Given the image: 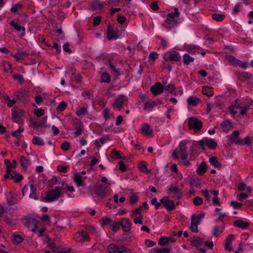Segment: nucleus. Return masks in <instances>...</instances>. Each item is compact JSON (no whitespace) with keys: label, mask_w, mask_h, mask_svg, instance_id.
<instances>
[{"label":"nucleus","mask_w":253,"mask_h":253,"mask_svg":"<svg viewBox=\"0 0 253 253\" xmlns=\"http://www.w3.org/2000/svg\"><path fill=\"white\" fill-rule=\"evenodd\" d=\"M61 187H56L55 189L49 191L44 198L46 202H50L57 200L62 196L61 191L63 189L64 183Z\"/></svg>","instance_id":"f257e3e1"},{"label":"nucleus","mask_w":253,"mask_h":253,"mask_svg":"<svg viewBox=\"0 0 253 253\" xmlns=\"http://www.w3.org/2000/svg\"><path fill=\"white\" fill-rule=\"evenodd\" d=\"M188 127L190 129H194L195 132L198 131L202 127V123L196 118L190 117L188 119Z\"/></svg>","instance_id":"f03ea898"},{"label":"nucleus","mask_w":253,"mask_h":253,"mask_svg":"<svg viewBox=\"0 0 253 253\" xmlns=\"http://www.w3.org/2000/svg\"><path fill=\"white\" fill-rule=\"evenodd\" d=\"M109 253H130L128 249L124 246L119 247L115 244H111L108 247Z\"/></svg>","instance_id":"7ed1b4c3"},{"label":"nucleus","mask_w":253,"mask_h":253,"mask_svg":"<svg viewBox=\"0 0 253 253\" xmlns=\"http://www.w3.org/2000/svg\"><path fill=\"white\" fill-rule=\"evenodd\" d=\"M160 202L163 204L164 206L169 211H171L175 209L174 202L172 200H170L169 197H165L161 199Z\"/></svg>","instance_id":"20e7f679"},{"label":"nucleus","mask_w":253,"mask_h":253,"mask_svg":"<svg viewBox=\"0 0 253 253\" xmlns=\"http://www.w3.org/2000/svg\"><path fill=\"white\" fill-rule=\"evenodd\" d=\"M168 193L171 195L172 197H175L179 199L182 196V192L177 187L171 186L168 189Z\"/></svg>","instance_id":"39448f33"},{"label":"nucleus","mask_w":253,"mask_h":253,"mask_svg":"<svg viewBox=\"0 0 253 253\" xmlns=\"http://www.w3.org/2000/svg\"><path fill=\"white\" fill-rule=\"evenodd\" d=\"M126 100L127 99L124 95H120L116 98L115 103L113 104V106L120 110L123 108L124 103L126 101Z\"/></svg>","instance_id":"423d86ee"},{"label":"nucleus","mask_w":253,"mask_h":253,"mask_svg":"<svg viewBox=\"0 0 253 253\" xmlns=\"http://www.w3.org/2000/svg\"><path fill=\"white\" fill-rule=\"evenodd\" d=\"M187 143L185 141H182L179 145V153L182 160H186L188 159V155L186 153L187 151Z\"/></svg>","instance_id":"0eeeda50"},{"label":"nucleus","mask_w":253,"mask_h":253,"mask_svg":"<svg viewBox=\"0 0 253 253\" xmlns=\"http://www.w3.org/2000/svg\"><path fill=\"white\" fill-rule=\"evenodd\" d=\"M121 226L124 232H129L131 229V222L128 218H123L121 220Z\"/></svg>","instance_id":"6e6552de"},{"label":"nucleus","mask_w":253,"mask_h":253,"mask_svg":"<svg viewBox=\"0 0 253 253\" xmlns=\"http://www.w3.org/2000/svg\"><path fill=\"white\" fill-rule=\"evenodd\" d=\"M163 91L164 86L162 84L159 82L156 83L154 85L151 87V91L155 95H157L162 93Z\"/></svg>","instance_id":"1a4fd4ad"},{"label":"nucleus","mask_w":253,"mask_h":253,"mask_svg":"<svg viewBox=\"0 0 253 253\" xmlns=\"http://www.w3.org/2000/svg\"><path fill=\"white\" fill-rule=\"evenodd\" d=\"M140 131L141 133L146 136H152L153 135V130L151 128L150 126L147 124L142 125Z\"/></svg>","instance_id":"9d476101"},{"label":"nucleus","mask_w":253,"mask_h":253,"mask_svg":"<svg viewBox=\"0 0 253 253\" xmlns=\"http://www.w3.org/2000/svg\"><path fill=\"white\" fill-rule=\"evenodd\" d=\"M164 59L165 61H171L178 62L180 61V57L178 56V53H174L171 54H166L164 56Z\"/></svg>","instance_id":"9b49d317"},{"label":"nucleus","mask_w":253,"mask_h":253,"mask_svg":"<svg viewBox=\"0 0 253 253\" xmlns=\"http://www.w3.org/2000/svg\"><path fill=\"white\" fill-rule=\"evenodd\" d=\"M24 112L20 109H14L12 111V119L17 123V120H19L24 114Z\"/></svg>","instance_id":"f8f14e48"},{"label":"nucleus","mask_w":253,"mask_h":253,"mask_svg":"<svg viewBox=\"0 0 253 253\" xmlns=\"http://www.w3.org/2000/svg\"><path fill=\"white\" fill-rule=\"evenodd\" d=\"M106 187L102 185H99L95 188V193L101 197H105L106 195Z\"/></svg>","instance_id":"ddd939ff"},{"label":"nucleus","mask_w":253,"mask_h":253,"mask_svg":"<svg viewBox=\"0 0 253 253\" xmlns=\"http://www.w3.org/2000/svg\"><path fill=\"white\" fill-rule=\"evenodd\" d=\"M107 38L109 40L117 39L118 38V36L115 33L112 26L110 25L107 26Z\"/></svg>","instance_id":"4468645a"},{"label":"nucleus","mask_w":253,"mask_h":253,"mask_svg":"<svg viewBox=\"0 0 253 253\" xmlns=\"http://www.w3.org/2000/svg\"><path fill=\"white\" fill-rule=\"evenodd\" d=\"M10 178L13 179L15 182H19L23 178V176L19 173L11 170V168H10Z\"/></svg>","instance_id":"2eb2a0df"},{"label":"nucleus","mask_w":253,"mask_h":253,"mask_svg":"<svg viewBox=\"0 0 253 253\" xmlns=\"http://www.w3.org/2000/svg\"><path fill=\"white\" fill-rule=\"evenodd\" d=\"M104 4L101 3L98 0H94L92 2L91 9L92 10H97L102 9L104 7Z\"/></svg>","instance_id":"dca6fc26"},{"label":"nucleus","mask_w":253,"mask_h":253,"mask_svg":"<svg viewBox=\"0 0 253 253\" xmlns=\"http://www.w3.org/2000/svg\"><path fill=\"white\" fill-rule=\"evenodd\" d=\"M207 165L204 162H203L198 167L197 169V172L200 175H203L207 170Z\"/></svg>","instance_id":"f3484780"},{"label":"nucleus","mask_w":253,"mask_h":253,"mask_svg":"<svg viewBox=\"0 0 253 253\" xmlns=\"http://www.w3.org/2000/svg\"><path fill=\"white\" fill-rule=\"evenodd\" d=\"M200 101V99L196 96H191L187 99L188 104L193 106H196Z\"/></svg>","instance_id":"a211bd4d"},{"label":"nucleus","mask_w":253,"mask_h":253,"mask_svg":"<svg viewBox=\"0 0 253 253\" xmlns=\"http://www.w3.org/2000/svg\"><path fill=\"white\" fill-rule=\"evenodd\" d=\"M206 145L210 149H214L217 146V143L212 139L206 138Z\"/></svg>","instance_id":"6ab92c4d"},{"label":"nucleus","mask_w":253,"mask_h":253,"mask_svg":"<svg viewBox=\"0 0 253 253\" xmlns=\"http://www.w3.org/2000/svg\"><path fill=\"white\" fill-rule=\"evenodd\" d=\"M234 225L243 229L247 228L249 225V223L248 222L241 220H237L234 221Z\"/></svg>","instance_id":"aec40b11"},{"label":"nucleus","mask_w":253,"mask_h":253,"mask_svg":"<svg viewBox=\"0 0 253 253\" xmlns=\"http://www.w3.org/2000/svg\"><path fill=\"white\" fill-rule=\"evenodd\" d=\"M202 92L208 97H211L213 94L212 88L209 86H204L202 89Z\"/></svg>","instance_id":"412c9836"},{"label":"nucleus","mask_w":253,"mask_h":253,"mask_svg":"<svg viewBox=\"0 0 253 253\" xmlns=\"http://www.w3.org/2000/svg\"><path fill=\"white\" fill-rule=\"evenodd\" d=\"M28 55V54L25 51H23L20 49L18 50L17 54L14 55V57L16 59L17 61L22 60L24 57Z\"/></svg>","instance_id":"4be33fe9"},{"label":"nucleus","mask_w":253,"mask_h":253,"mask_svg":"<svg viewBox=\"0 0 253 253\" xmlns=\"http://www.w3.org/2000/svg\"><path fill=\"white\" fill-rule=\"evenodd\" d=\"M221 126L222 127L223 130L224 132L228 131L232 127L231 123L228 120L223 122L221 124Z\"/></svg>","instance_id":"5701e85b"},{"label":"nucleus","mask_w":253,"mask_h":253,"mask_svg":"<svg viewBox=\"0 0 253 253\" xmlns=\"http://www.w3.org/2000/svg\"><path fill=\"white\" fill-rule=\"evenodd\" d=\"M203 239L198 237L194 238V239H193L191 242V245L195 247L200 246L203 245Z\"/></svg>","instance_id":"b1692460"},{"label":"nucleus","mask_w":253,"mask_h":253,"mask_svg":"<svg viewBox=\"0 0 253 253\" xmlns=\"http://www.w3.org/2000/svg\"><path fill=\"white\" fill-rule=\"evenodd\" d=\"M5 164L6 165V169H7V173L4 175V177L5 179H7L8 178H10V168H12V164L10 162V161L8 160H5Z\"/></svg>","instance_id":"393cba45"},{"label":"nucleus","mask_w":253,"mask_h":253,"mask_svg":"<svg viewBox=\"0 0 253 253\" xmlns=\"http://www.w3.org/2000/svg\"><path fill=\"white\" fill-rule=\"evenodd\" d=\"M210 163L214 166L215 168H220L221 167V164L218 162L217 159L215 157H211L210 158Z\"/></svg>","instance_id":"a878e982"},{"label":"nucleus","mask_w":253,"mask_h":253,"mask_svg":"<svg viewBox=\"0 0 253 253\" xmlns=\"http://www.w3.org/2000/svg\"><path fill=\"white\" fill-rule=\"evenodd\" d=\"M225 59L232 63L234 65H237V62H238V59L236 58L235 57L230 55H226L225 56Z\"/></svg>","instance_id":"bb28decb"},{"label":"nucleus","mask_w":253,"mask_h":253,"mask_svg":"<svg viewBox=\"0 0 253 253\" xmlns=\"http://www.w3.org/2000/svg\"><path fill=\"white\" fill-rule=\"evenodd\" d=\"M251 77V74L247 72L241 73L238 75V77L243 81L246 80L250 79Z\"/></svg>","instance_id":"cd10ccee"},{"label":"nucleus","mask_w":253,"mask_h":253,"mask_svg":"<svg viewBox=\"0 0 253 253\" xmlns=\"http://www.w3.org/2000/svg\"><path fill=\"white\" fill-rule=\"evenodd\" d=\"M10 25L11 26H13L14 28L18 31H19L20 30H22L23 32H24L25 30V28L24 27L18 26V24L14 23V22L13 21H12L10 22ZM22 36H24L25 35V32L22 33Z\"/></svg>","instance_id":"c85d7f7f"},{"label":"nucleus","mask_w":253,"mask_h":253,"mask_svg":"<svg viewBox=\"0 0 253 253\" xmlns=\"http://www.w3.org/2000/svg\"><path fill=\"white\" fill-rule=\"evenodd\" d=\"M224 226H222L221 227L215 226L213 229V236H217L219 234L223 232V231H224Z\"/></svg>","instance_id":"c756f323"},{"label":"nucleus","mask_w":253,"mask_h":253,"mask_svg":"<svg viewBox=\"0 0 253 253\" xmlns=\"http://www.w3.org/2000/svg\"><path fill=\"white\" fill-rule=\"evenodd\" d=\"M212 18L213 20L217 21H222L225 18L224 14L214 13L212 15Z\"/></svg>","instance_id":"7c9ffc66"},{"label":"nucleus","mask_w":253,"mask_h":253,"mask_svg":"<svg viewBox=\"0 0 253 253\" xmlns=\"http://www.w3.org/2000/svg\"><path fill=\"white\" fill-rule=\"evenodd\" d=\"M183 62L186 65H188L190 63L194 61V58L190 56L187 54H185L183 56Z\"/></svg>","instance_id":"2f4dec72"},{"label":"nucleus","mask_w":253,"mask_h":253,"mask_svg":"<svg viewBox=\"0 0 253 253\" xmlns=\"http://www.w3.org/2000/svg\"><path fill=\"white\" fill-rule=\"evenodd\" d=\"M32 142L34 144L39 146H42L44 144V142L42 139L37 136H35L33 138Z\"/></svg>","instance_id":"473e14b6"},{"label":"nucleus","mask_w":253,"mask_h":253,"mask_svg":"<svg viewBox=\"0 0 253 253\" xmlns=\"http://www.w3.org/2000/svg\"><path fill=\"white\" fill-rule=\"evenodd\" d=\"M174 10V12L169 13L167 16V17L174 19H176V18L179 16L180 13L178 11L177 8H175Z\"/></svg>","instance_id":"72a5a7b5"},{"label":"nucleus","mask_w":253,"mask_h":253,"mask_svg":"<svg viewBox=\"0 0 253 253\" xmlns=\"http://www.w3.org/2000/svg\"><path fill=\"white\" fill-rule=\"evenodd\" d=\"M110 157L112 159H122L123 157L120 156V152L116 149H113L110 154Z\"/></svg>","instance_id":"f704fd0d"},{"label":"nucleus","mask_w":253,"mask_h":253,"mask_svg":"<svg viewBox=\"0 0 253 253\" xmlns=\"http://www.w3.org/2000/svg\"><path fill=\"white\" fill-rule=\"evenodd\" d=\"M82 177L80 173H77L75 175L74 180L78 186L83 185Z\"/></svg>","instance_id":"c9c22d12"},{"label":"nucleus","mask_w":253,"mask_h":253,"mask_svg":"<svg viewBox=\"0 0 253 253\" xmlns=\"http://www.w3.org/2000/svg\"><path fill=\"white\" fill-rule=\"evenodd\" d=\"M165 22L172 27L174 26L178 23L177 19H174L168 17L166 19Z\"/></svg>","instance_id":"e433bc0d"},{"label":"nucleus","mask_w":253,"mask_h":253,"mask_svg":"<svg viewBox=\"0 0 253 253\" xmlns=\"http://www.w3.org/2000/svg\"><path fill=\"white\" fill-rule=\"evenodd\" d=\"M164 89L169 91L171 93H172L173 91L175 90V87L172 84H168L167 85L165 84V86H164Z\"/></svg>","instance_id":"4c0bfd02"},{"label":"nucleus","mask_w":253,"mask_h":253,"mask_svg":"<svg viewBox=\"0 0 253 253\" xmlns=\"http://www.w3.org/2000/svg\"><path fill=\"white\" fill-rule=\"evenodd\" d=\"M101 81L103 82L109 83L110 82V75L107 73H104L101 76Z\"/></svg>","instance_id":"58836bf2"},{"label":"nucleus","mask_w":253,"mask_h":253,"mask_svg":"<svg viewBox=\"0 0 253 253\" xmlns=\"http://www.w3.org/2000/svg\"><path fill=\"white\" fill-rule=\"evenodd\" d=\"M20 162L22 167L24 169H26L27 168V166L29 164L26 158L24 156L21 157L20 159Z\"/></svg>","instance_id":"ea45409f"},{"label":"nucleus","mask_w":253,"mask_h":253,"mask_svg":"<svg viewBox=\"0 0 253 253\" xmlns=\"http://www.w3.org/2000/svg\"><path fill=\"white\" fill-rule=\"evenodd\" d=\"M169 242V239L167 237H162L159 239V244L162 246L168 245Z\"/></svg>","instance_id":"a19ab883"},{"label":"nucleus","mask_w":253,"mask_h":253,"mask_svg":"<svg viewBox=\"0 0 253 253\" xmlns=\"http://www.w3.org/2000/svg\"><path fill=\"white\" fill-rule=\"evenodd\" d=\"M156 105H157L156 103L154 101L147 102L144 104V109H152Z\"/></svg>","instance_id":"79ce46f5"},{"label":"nucleus","mask_w":253,"mask_h":253,"mask_svg":"<svg viewBox=\"0 0 253 253\" xmlns=\"http://www.w3.org/2000/svg\"><path fill=\"white\" fill-rule=\"evenodd\" d=\"M67 107V103L62 101L57 106V110L60 112L64 111Z\"/></svg>","instance_id":"37998d69"},{"label":"nucleus","mask_w":253,"mask_h":253,"mask_svg":"<svg viewBox=\"0 0 253 253\" xmlns=\"http://www.w3.org/2000/svg\"><path fill=\"white\" fill-rule=\"evenodd\" d=\"M31 188V193L30 194V197L31 198H34L35 199H37L36 195V189L35 187L34 186L33 184L30 185Z\"/></svg>","instance_id":"c03bdc74"},{"label":"nucleus","mask_w":253,"mask_h":253,"mask_svg":"<svg viewBox=\"0 0 253 253\" xmlns=\"http://www.w3.org/2000/svg\"><path fill=\"white\" fill-rule=\"evenodd\" d=\"M109 65L110 68V70L112 72L115 73L116 76L120 75L119 70L115 68L110 60L109 61Z\"/></svg>","instance_id":"a18cd8bd"},{"label":"nucleus","mask_w":253,"mask_h":253,"mask_svg":"<svg viewBox=\"0 0 253 253\" xmlns=\"http://www.w3.org/2000/svg\"><path fill=\"white\" fill-rule=\"evenodd\" d=\"M22 6L20 4H15L13 5L10 9V11L12 12L17 13L18 10L21 9Z\"/></svg>","instance_id":"49530a36"},{"label":"nucleus","mask_w":253,"mask_h":253,"mask_svg":"<svg viewBox=\"0 0 253 253\" xmlns=\"http://www.w3.org/2000/svg\"><path fill=\"white\" fill-rule=\"evenodd\" d=\"M191 224L194 225H198L200 224V220L198 219V218L195 216V215L193 214L191 216Z\"/></svg>","instance_id":"de8ad7c7"},{"label":"nucleus","mask_w":253,"mask_h":253,"mask_svg":"<svg viewBox=\"0 0 253 253\" xmlns=\"http://www.w3.org/2000/svg\"><path fill=\"white\" fill-rule=\"evenodd\" d=\"M239 108V106L238 105H234L233 106H230L229 108V110L231 114L233 115H234L237 113V110H236V109H238Z\"/></svg>","instance_id":"09e8293b"},{"label":"nucleus","mask_w":253,"mask_h":253,"mask_svg":"<svg viewBox=\"0 0 253 253\" xmlns=\"http://www.w3.org/2000/svg\"><path fill=\"white\" fill-rule=\"evenodd\" d=\"M193 203L195 206H200L203 203V199L199 197H196L193 200Z\"/></svg>","instance_id":"8fccbe9b"},{"label":"nucleus","mask_w":253,"mask_h":253,"mask_svg":"<svg viewBox=\"0 0 253 253\" xmlns=\"http://www.w3.org/2000/svg\"><path fill=\"white\" fill-rule=\"evenodd\" d=\"M120 226H121V222H113V223L112 224V229L114 232H116L120 229Z\"/></svg>","instance_id":"3c124183"},{"label":"nucleus","mask_w":253,"mask_h":253,"mask_svg":"<svg viewBox=\"0 0 253 253\" xmlns=\"http://www.w3.org/2000/svg\"><path fill=\"white\" fill-rule=\"evenodd\" d=\"M23 240V239L20 235H14L13 242L14 244H18Z\"/></svg>","instance_id":"603ef678"},{"label":"nucleus","mask_w":253,"mask_h":253,"mask_svg":"<svg viewBox=\"0 0 253 253\" xmlns=\"http://www.w3.org/2000/svg\"><path fill=\"white\" fill-rule=\"evenodd\" d=\"M82 231L81 232H78L75 234L74 235V239L75 240L77 241H79L80 242H82Z\"/></svg>","instance_id":"864d4df0"},{"label":"nucleus","mask_w":253,"mask_h":253,"mask_svg":"<svg viewBox=\"0 0 253 253\" xmlns=\"http://www.w3.org/2000/svg\"><path fill=\"white\" fill-rule=\"evenodd\" d=\"M34 113L37 117H41L44 115V110L42 109H37L35 110Z\"/></svg>","instance_id":"5fc2aeb1"},{"label":"nucleus","mask_w":253,"mask_h":253,"mask_svg":"<svg viewBox=\"0 0 253 253\" xmlns=\"http://www.w3.org/2000/svg\"><path fill=\"white\" fill-rule=\"evenodd\" d=\"M23 130H24L23 128H20L19 129H18V130H17L16 131H12V135L13 136L15 137L16 138H18L20 136V133L22 132L23 131Z\"/></svg>","instance_id":"6e6d98bb"},{"label":"nucleus","mask_w":253,"mask_h":253,"mask_svg":"<svg viewBox=\"0 0 253 253\" xmlns=\"http://www.w3.org/2000/svg\"><path fill=\"white\" fill-rule=\"evenodd\" d=\"M138 198L135 194H133L130 196V203L131 205L134 204L138 201Z\"/></svg>","instance_id":"4d7b16f0"},{"label":"nucleus","mask_w":253,"mask_h":253,"mask_svg":"<svg viewBox=\"0 0 253 253\" xmlns=\"http://www.w3.org/2000/svg\"><path fill=\"white\" fill-rule=\"evenodd\" d=\"M50 247L52 248L53 252H54L55 253H67V251H65V252L60 251L59 250V249L57 247H56L54 245V244H51Z\"/></svg>","instance_id":"13d9d810"},{"label":"nucleus","mask_w":253,"mask_h":253,"mask_svg":"<svg viewBox=\"0 0 253 253\" xmlns=\"http://www.w3.org/2000/svg\"><path fill=\"white\" fill-rule=\"evenodd\" d=\"M87 113V109L85 107L81 108L77 112V114L78 116L85 115Z\"/></svg>","instance_id":"bf43d9fd"},{"label":"nucleus","mask_w":253,"mask_h":253,"mask_svg":"<svg viewBox=\"0 0 253 253\" xmlns=\"http://www.w3.org/2000/svg\"><path fill=\"white\" fill-rule=\"evenodd\" d=\"M58 181V178L56 176H53L52 179L48 181L49 187H51L54 185L56 184Z\"/></svg>","instance_id":"052dcab7"},{"label":"nucleus","mask_w":253,"mask_h":253,"mask_svg":"<svg viewBox=\"0 0 253 253\" xmlns=\"http://www.w3.org/2000/svg\"><path fill=\"white\" fill-rule=\"evenodd\" d=\"M139 169L142 172H146L147 171L146 163L142 162L140 165Z\"/></svg>","instance_id":"680f3d73"},{"label":"nucleus","mask_w":253,"mask_h":253,"mask_svg":"<svg viewBox=\"0 0 253 253\" xmlns=\"http://www.w3.org/2000/svg\"><path fill=\"white\" fill-rule=\"evenodd\" d=\"M237 188L239 190L241 191H243L246 189L247 186L244 182H241L238 184Z\"/></svg>","instance_id":"e2e57ef3"},{"label":"nucleus","mask_w":253,"mask_h":253,"mask_svg":"<svg viewBox=\"0 0 253 253\" xmlns=\"http://www.w3.org/2000/svg\"><path fill=\"white\" fill-rule=\"evenodd\" d=\"M70 146V144L68 142H63L61 146V148L63 150L67 151Z\"/></svg>","instance_id":"0e129e2a"},{"label":"nucleus","mask_w":253,"mask_h":253,"mask_svg":"<svg viewBox=\"0 0 253 253\" xmlns=\"http://www.w3.org/2000/svg\"><path fill=\"white\" fill-rule=\"evenodd\" d=\"M101 18L102 17L100 16H97L94 18L93 25L94 26H96L99 24L100 21L101 20Z\"/></svg>","instance_id":"69168bd1"},{"label":"nucleus","mask_w":253,"mask_h":253,"mask_svg":"<svg viewBox=\"0 0 253 253\" xmlns=\"http://www.w3.org/2000/svg\"><path fill=\"white\" fill-rule=\"evenodd\" d=\"M5 99L8 102L7 105L9 107H11L16 103L15 100H11L8 96H7Z\"/></svg>","instance_id":"338daca9"},{"label":"nucleus","mask_w":253,"mask_h":253,"mask_svg":"<svg viewBox=\"0 0 253 253\" xmlns=\"http://www.w3.org/2000/svg\"><path fill=\"white\" fill-rule=\"evenodd\" d=\"M169 248H163L156 250V253H169Z\"/></svg>","instance_id":"774afa93"}]
</instances>
